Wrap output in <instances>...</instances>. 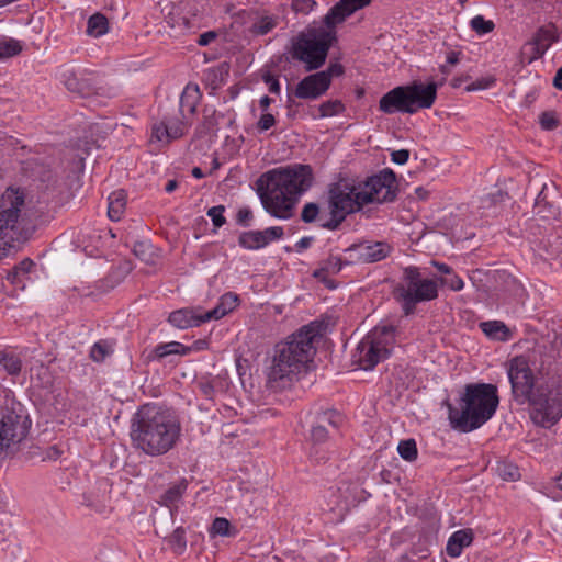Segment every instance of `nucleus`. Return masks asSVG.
<instances>
[{
  "label": "nucleus",
  "mask_w": 562,
  "mask_h": 562,
  "mask_svg": "<svg viewBox=\"0 0 562 562\" xmlns=\"http://www.w3.org/2000/svg\"><path fill=\"white\" fill-rule=\"evenodd\" d=\"M313 182L308 165L278 167L262 173L257 180V191L263 209L273 217L289 220L294 215L299 198Z\"/></svg>",
  "instance_id": "f257e3e1"
},
{
  "label": "nucleus",
  "mask_w": 562,
  "mask_h": 562,
  "mask_svg": "<svg viewBox=\"0 0 562 562\" xmlns=\"http://www.w3.org/2000/svg\"><path fill=\"white\" fill-rule=\"evenodd\" d=\"M322 335V324L312 322L274 346L268 381L272 386L284 387L308 368L316 352L315 339Z\"/></svg>",
  "instance_id": "f03ea898"
},
{
  "label": "nucleus",
  "mask_w": 562,
  "mask_h": 562,
  "mask_svg": "<svg viewBox=\"0 0 562 562\" xmlns=\"http://www.w3.org/2000/svg\"><path fill=\"white\" fill-rule=\"evenodd\" d=\"M180 436V425L155 405L138 409L132 425L133 445L148 456H161L173 448Z\"/></svg>",
  "instance_id": "7ed1b4c3"
},
{
  "label": "nucleus",
  "mask_w": 562,
  "mask_h": 562,
  "mask_svg": "<svg viewBox=\"0 0 562 562\" xmlns=\"http://www.w3.org/2000/svg\"><path fill=\"white\" fill-rule=\"evenodd\" d=\"M498 404L496 385L467 384L457 405L447 403L450 426L461 432L473 431L493 417Z\"/></svg>",
  "instance_id": "20e7f679"
},
{
  "label": "nucleus",
  "mask_w": 562,
  "mask_h": 562,
  "mask_svg": "<svg viewBox=\"0 0 562 562\" xmlns=\"http://www.w3.org/2000/svg\"><path fill=\"white\" fill-rule=\"evenodd\" d=\"M437 98V85L429 82H413L398 86L386 92L379 101V109L385 114H414L420 109L432 106Z\"/></svg>",
  "instance_id": "39448f33"
},
{
  "label": "nucleus",
  "mask_w": 562,
  "mask_h": 562,
  "mask_svg": "<svg viewBox=\"0 0 562 562\" xmlns=\"http://www.w3.org/2000/svg\"><path fill=\"white\" fill-rule=\"evenodd\" d=\"M438 295V281L424 278L415 266L403 269L402 281L394 289V296L405 315L413 314L418 303L436 300Z\"/></svg>",
  "instance_id": "423d86ee"
},
{
  "label": "nucleus",
  "mask_w": 562,
  "mask_h": 562,
  "mask_svg": "<svg viewBox=\"0 0 562 562\" xmlns=\"http://www.w3.org/2000/svg\"><path fill=\"white\" fill-rule=\"evenodd\" d=\"M395 344V327L381 325L370 330L358 344L352 359L362 370H371L391 355Z\"/></svg>",
  "instance_id": "0eeeda50"
},
{
  "label": "nucleus",
  "mask_w": 562,
  "mask_h": 562,
  "mask_svg": "<svg viewBox=\"0 0 562 562\" xmlns=\"http://www.w3.org/2000/svg\"><path fill=\"white\" fill-rule=\"evenodd\" d=\"M335 40L336 34L331 30H308L297 36L293 44L292 56L305 65L306 71L318 69L324 65Z\"/></svg>",
  "instance_id": "6e6552de"
},
{
  "label": "nucleus",
  "mask_w": 562,
  "mask_h": 562,
  "mask_svg": "<svg viewBox=\"0 0 562 562\" xmlns=\"http://www.w3.org/2000/svg\"><path fill=\"white\" fill-rule=\"evenodd\" d=\"M327 203L330 217L324 221L323 216H319V221L323 228L330 231L337 229L348 214L358 212L364 206L358 184L347 181H339L330 186Z\"/></svg>",
  "instance_id": "1a4fd4ad"
},
{
  "label": "nucleus",
  "mask_w": 562,
  "mask_h": 562,
  "mask_svg": "<svg viewBox=\"0 0 562 562\" xmlns=\"http://www.w3.org/2000/svg\"><path fill=\"white\" fill-rule=\"evenodd\" d=\"M24 204V195L18 190L8 189L0 201V260L9 255L18 240V220L21 207Z\"/></svg>",
  "instance_id": "9d476101"
},
{
  "label": "nucleus",
  "mask_w": 562,
  "mask_h": 562,
  "mask_svg": "<svg viewBox=\"0 0 562 562\" xmlns=\"http://www.w3.org/2000/svg\"><path fill=\"white\" fill-rule=\"evenodd\" d=\"M527 403L531 406L533 423L550 427L562 417V385H539Z\"/></svg>",
  "instance_id": "9b49d317"
},
{
  "label": "nucleus",
  "mask_w": 562,
  "mask_h": 562,
  "mask_svg": "<svg viewBox=\"0 0 562 562\" xmlns=\"http://www.w3.org/2000/svg\"><path fill=\"white\" fill-rule=\"evenodd\" d=\"M507 374L512 385L514 400L518 404L527 403V400L536 391L535 375L525 356L514 357L507 366Z\"/></svg>",
  "instance_id": "f8f14e48"
},
{
  "label": "nucleus",
  "mask_w": 562,
  "mask_h": 562,
  "mask_svg": "<svg viewBox=\"0 0 562 562\" xmlns=\"http://www.w3.org/2000/svg\"><path fill=\"white\" fill-rule=\"evenodd\" d=\"M364 205L370 203L391 202L395 199V175L385 169L358 184Z\"/></svg>",
  "instance_id": "ddd939ff"
},
{
  "label": "nucleus",
  "mask_w": 562,
  "mask_h": 562,
  "mask_svg": "<svg viewBox=\"0 0 562 562\" xmlns=\"http://www.w3.org/2000/svg\"><path fill=\"white\" fill-rule=\"evenodd\" d=\"M27 417L15 411H7L0 419V452L22 441L27 435Z\"/></svg>",
  "instance_id": "4468645a"
},
{
  "label": "nucleus",
  "mask_w": 562,
  "mask_h": 562,
  "mask_svg": "<svg viewBox=\"0 0 562 562\" xmlns=\"http://www.w3.org/2000/svg\"><path fill=\"white\" fill-rule=\"evenodd\" d=\"M284 235L281 226L268 227L263 231L243 232L238 237V245L248 250H258L271 241L281 239Z\"/></svg>",
  "instance_id": "2eb2a0df"
},
{
  "label": "nucleus",
  "mask_w": 562,
  "mask_h": 562,
  "mask_svg": "<svg viewBox=\"0 0 562 562\" xmlns=\"http://www.w3.org/2000/svg\"><path fill=\"white\" fill-rule=\"evenodd\" d=\"M329 89V79L325 72H315L304 77L295 87L294 95L300 99L315 100Z\"/></svg>",
  "instance_id": "dca6fc26"
},
{
  "label": "nucleus",
  "mask_w": 562,
  "mask_h": 562,
  "mask_svg": "<svg viewBox=\"0 0 562 562\" xmlns=\"http://www.w3.org/2000/svg\"><path fill=\"white\" fill-rule=\"evenodd\" d=\"M372 0H339L325 15L324 23L328 29L344 22L356 11L369 5Z\"/></svg>",
  "instance_id": "f3484780"
},
{
  "label": "nucleus",
  "mask_w": 562,
  "mask_h": 562,
  "mask_svg": "<svg viewBox=\"0 0 562 562\" xmlns=\"http://www.w3.org/2000/svg\"><path fill=\"white\" fill-rule=\"evenodd\" d=\"M186 132L187 126L182 121H176L173 123L161 121L151 126L150 140L160 143L161 145H168L172 140L182 137Z\"/></svg>",
  "instance_id": "a211bd4d"
},
{
  "label": "nucleus",
  "mask_w": 562,
  "mask_h": 562,
  "mask_svg": "<svg viewBox=\"0 0 562 562\" xmlns=\"http://www.w3.org/2000/svg\"><path fill=\"white\" fill-rule=\"evenodd\" d=\"M201 308H181L169 315V323L180 329L200 326L207 322Z\"/></svg>",
  "instance_id": "6ab92c4d"
},
{
  "label": "nucleus",
  "mask_w": 562,
  "mask_h": 562,
  "mask_svg": "<svg viewBox=\"0 0 562 562\" xmlns=\"http://www.w3.org/2000/svg\"><path fill=\"white\" fill-rule=\"evenodd\" d=\"M342 423V416L336 411H326L317 416L316 424L311 429V438L315 442H323L327 438L326 426L337 428Z\"/></svg>",
  "instance_id": "aec40b11"
},
{
  "label": "nucleus",
  "mask_w": 562,
  "mask_h": 562,
  "mask_svg": "<svg viewBox=\"0 0 562 562\" xmlns=\"http://www.w3.org/2000/svg\"><path fill=\"white\" fill-rule=\"evenodd\" d=\"M474 539L473 530L470 528L454 531L448 539L446 551L450 558L461 555L464 548L469 547Z\"/></svg>",
  "instance_id": "412c9836"
},
{
  "label": "nucleus",
  "mask_w": 562,
  "mask_h": 562,
  "mask_svg": "<svg viewBox=\"0 0 562 562\" xmlns=\"http://www.w3.org/2000/svg\"><path fill=\"white\" fill-rule=\"evenodd\" d=\"M359 257L366 262H376L385 259L392 251V246L385 241L360 245Z\"/></svg>",
  "instance_id": "4be33fe9"
},
{
  "label": "nucleus",
  "mask_w": 562,
  "mask_h": 562,
  "mask_svg": "<svg viewBox=\"0 0 562 562\" xmlns=\"http://www.w3.org/2000/svg\"><path fill=\"white\" fill-rule=\"evenodd\" d=\"M191 350L178 341H170L156 346L146 355V361H158L171 355H187Z\"/></svg>",
  "instance_id": "5701e85b"
},
{
  "label": "nucleus",
  "mask_w": 562,
  "mask_h": 562,
  "mask_svg": "<svg viewBox=\"0 0 562 562\" xmlns=\"http://www.w3.org/2000/svg\"><path fill=\"white\" fill-rule=\"evenodd\" d=\"M558 41L555 35L554 26H541L537 30L532 38L530 40V45L536 46V55H544V53L549 49V47Z\"/></svg>",
  "instance_id": "b1692460"
},
{
  "label": "nucleus",
  "mask_w": 562,
  "mask_h": 562,
  "mask_svg": "<svg viewBox=\"0 0 562 562\" xmlns=\"http://www.w3.org/2000/svg\"><path fill=\"white\" fill-rule=\"evenodd\" d=\"M60 79L68 91L80 94L88 95L91 93L90 85L79 78L77 72L70 68L63 69L60 74Z\"/></svg>",
  "instance_id": "393cba45"
},
{
  "label": "nucleus",
  "mask_w": 562,
  "mask_h": 562,
  "mask_svg": "<svg viewBox=\"0 0 562 562\" xmlns=\"http://www.w3.org/2000/svg\"><path fill=\"white\" fill-rule=\"evenodd\" d=\"M200 99L201 92L198 85H187L180 97V112L183 117L187 113H195Z\"/></svg>",
  "instance_id": "a878e982"
},
{
  "label": "nucleus",
  "mask_w": 562,
  "mask_h": 562,
  "mask_svg": "<svg viewBox=\"0 0 562 562\" xmlns=\"http://www.w3.org/2000/svg\"><path fill=\"white\" fill-rule=\"evenodd\" d=\"M238 297L234 293H226L224 294L217 305L205 312L204 317L209 321L211 319H221L225 315H227L229 312H232L237 306Z\"/></svg>",
  "instance_id": "bb28decb"
},
{
  "label": "nucleus",
  "mask_w": 562,
  "mask_h": 562,
  "mask_svg": "<svg viewBox=\"0 0 562 562\" xmlns=\"http://www.w3.org/2000/svg\"><path fill=\"white\" fill-rule=\"evenodd\" d=\"M344 263L345 262L342 261L340 256L330 255L327 259L321 262L319 268L313 272V277L322 280L324 283L327 284L328 281L326 277L328 274L339 273L342 269Z\"/></svg>",
  "instance_id": "cd10ccee"
},
{
  "label": "nucleus",
  "mask_w": 562,
  "mask_h": 562,
  "mask_svg": "<svg viewBox=\"0 0 562 562\" xmlns=\"http://www.w3.org/2000/svg\"><path fill=\"white\" fill-rule=\"evenodd\" d=\"M482 331L491 339L507 341L510 337L508 327L501 321H487L480 324Z\"/></svg>",
  "instance_id": "c85d7f7f"
},
{
  "label": "nucleus",
  "mask_w": 562,
  "mask_h": 562,
  "mask_svg": "<svg viewBox=\"0 0 562 562\" xmlns=\"http://www.w3.org/2000/svg\"><path fill=\"white\" fill-rule=\"evenodd\" d=\"M126 207V193L116 190L109 195L108 215L112 221H120Z\"/></svg>",
  "instance_id": "c756f323"
},
{
  "label": "nucleus",
  "mask_w": 562,
  "mask_h": 562,
  "mask_svg": "<svg viewBox=\"0 0 562 562\" xmlns=\"http://www.w3.org/2000/svg\"><path fill=\"white\" fill-rule=\"evenodd\" d=\"M109 31L108 19L101 13L91 15L87 23V34L93 37H100Z\"/></svg>",
  "instance_id": "7c9ffc66"
},
{
  "label": "nucleus",
  "mask_w": 562,
  "mask_h": 562,
  "mask_svg": "<svg viewBox=\"0 0 562 562\" xmlns=\"http://www.w3.org/2000/svg\"><path fill=\"white\" fill-rule=\"evenodd\" d=\"M0 366L10 375H18L22 369V360L18 355L8 351H0Z\"/></svg>",
  "instance_id": "2f4dec72"
},
{
  "label": "nucleus",
  "mask_w": 562,
  "mask_h": 562,
  "mask_svg": "<svg viewBox=\"0 0 562 562\" xmlns=\"http://www.w3.org/2000/svg\"><path fill=\"white\" fill-rule=\"evenodd\" d=\"M319 119L338 115L345 111V105L339 100H328L319 104Z\"/></svg>",
  "instance_id": "473e14b6"
},
{
  "label": "nucleus",
  "mask_w": 562,
  "mask_h": 562,
  "mask_svg": "<svg viewBox=\"0 0 562 562\" xmlns=\"http://www.w3.org/2000/svg\"><path fill=\"white\" fill-rule=\"evenodd\" d=\"M496 472L498 476L504 481H517L520 477L518 467L507 461L498 462Z\"/></svg>",
  "instance_id": "72a5a7b5"
},
{
  "label": "nucleus",
  "mask_w": 562,
  "mask_h": 562,
  "mask_svg": "<svg viewBox=\"0 0 562 562\" xmlns=\"http://www.w3.org/2000/svg\"><path fill=\"white\" fill-rule=\"evenodd\" d=\"M187 481L182 480L173 486L169 487L162 495V503L166 506H170L178 502L187 490Z\"/></svg>",
  "instance_id": "f704fd0d"
},
{
  "label": "nucleus",
  "mask_w": 562,
  "mask_h": 562,
  "mask_svg": "<svg viewBox=\"0 0 562 562\" xmlns=\"http://www.w3.org/2000/svg\"><path fill=\"white\" fill-rule=\"evenodd\" d=\"M134 255L140 260L147 263H154L155 259V248L151 244L146 241H137L133 246Z\"/></svg>",
  "instance_id": "c9c22d12"
},
{
  "label": "nucleus",
  "mask_w": 562,
  "mask_h": 562,
  "mask_svg": "<svg viewBox=\"0 0 562 562\" xmlns=\"http://www.w3.org/2000/svg\"><path fill=\"white\" fill-rule=\"evenodd\" d=\"M397 451L401 458L409 462L415 461L418 456L416 441L414 439L401 440L397 446Z\"/></svg>",
  "instance_id": "e433bc0d"
},
{
  "label": "nucleus",
  "mask_w": 562,
  "mask_h": 562,
  "mask_svg": "<svg viewBox=\"0 0 562 562\" xmlns=\"http://www.w3.org/2000/svg\"><path fill=\"white\" fill-rule=\"evenodd\" d=\"M470 26L479 35L488 34L495 29L494 22L492 20H485L483 15H475L472 18Z\"/></svg>",
  "instance_id": "4c0bfd02"
},
{
  "label": "nucleus",
  "mask_w": 562,
  "mask_h": 562,
  "mask_svg": "<svg viewBox=\"0 0 562 562\" xmlns=\"http://www.w3.org/2000/svg\"><path fill=\"white\" fill-rule=\"evenodd\" d=\"M184 535V529L182 527H178L173 530L168 539L171 549L178 554L182 553L187 547Z\"/></svg>",
  "instance_id": "58836bf2"
},
{
  "label": "nucleus",
  "mask_w": 562,
  "mask_h": 562,
  "mask_svg": "<svg viewBox=\"0 0 562 562\" xmlns=\"http://www.w3.org/2000/svg\"><path fill=\"white\" fill-rule=\"evenodd\" d=\"M22 50V45L19 41L14 38H9L7 41L0 42V58H10L18 54H20Z\"/></svg>",
  "instance_id": "ea45409f"
},
{
  "label": "nucleus",
  "mask_w": 562,
  "mask_h": 562,
  "mask_svg": "<svg viewBox=\"0 0 562 562\" xmlns=\"http://www.w3.org/2000/svg\"><path fill=\"white\" fill-rule=\"evenodd\" d=\"M224 71L222 67L211 68L205 72V83L212 90L220 88L223 85Z\"/></svg>",
  "instance_id": "a19ab883"
},
{
  "label": "nucleus",
  "mask_w": 562,
  "mask_h": 562,
  "mask_svg": "<svg viewBox=\"0 0 562 562\" xmlns=\"http://www.w3.org/2000/svg\"><path fill=\"white\" fill-rule=\"evenodd\" d=\"M112 352L111 346L106 341L95 342L90 351V357L95 362L103 361Z\"/></svg>",
  "instance_id": "79ce46f5"
},
{
  "label": "nucleus",
  "mask_w": 562,
  "mask_h": 562,
  "mask_svg": "<svg viewBox=\"0 0 562 562\" xmlns=\"http://www.w3.org/2000/svg\"><path fill=\"white\" fill-rule=\"evenodd\" d=\"M505 290L516 297H522L525 289L522 284L513 276L506 274L504 278Z\"/></svg>",
  "instance_id": "37998d69"
},
{
  "label": "nucleus",
  "mask_w": 562,
  "mask_h": 562,
  "mask_svg": "<svg viewBox=\"0 0 562 562\" xmlns=\"http://www.w3.org/2000/svg\"><path fill=\"white\" fill-rule=\"evenodd\" d=\"M436 280L438 281V288L440 285L448 286L450 290L456 291V292L461 291L464 288L463 280L458 274H456L453 271H452V274H449L448 278L440 277Z\"/></svg>",
  "instance_id": "c03bdc74"
},
{
  "label": "nucleus",
  "mask_w": 562,
  "mask_h": 562,
  "mask_svg": "<svg viewBox=\"0 0 562 562\" xmlns=\"http://www.w3.org/2000/svg\"><path fill=\"white\" fill-rule=\"evenodd\" d=\"M276 20L271 16H262L252 25V32L257 35H265L276 27Z\"/></svg>",
  "instance_id": "a18cd8bd"
},
{
  "label": "nucleus",
  "mask_w": 562,
  "mask_h": 562,
  "mask_svg": "<svg viewBox=\"0 0 562 562\" xmlns=\"http://www.w3.org/2000/svg\"><path fill=\"white\" fill-rule=\"evenodd\" d=\"M319 206L316 203H306L302 210L301 218L304 223H313L318 218Z\"/></svg>",
  "instance_id": "49530a36"
},
{
  "label": "nucleus",
  "mask_w": 562,
  "mask_h": 562,
  "mask_svg": "<svg viewBox=\"0 0 562 562\" xmlns=\"http://www.w3.org/2000/svg\"><path fill=\"white\" fill-rule=\"evenodd\" d=\"M225 207L223 205H216L207 211V216L211 217L215 227H221L225 224L226 220L223 215Z\"/></svg>",
  "instance_id": "de8ad7c7"
},
{
  "label": "nucleus",
  "mask_w": 562,
  "mask_h": 562,
  "mask_svg": "<svg viewBox=\"0 0 562 562\" xmlns=\"http://www.w3.org/2000/svg\"><path fill=\"white\" fill-rule=\"evenodd\" d=\"M542 56L543 55H536V46L530 45V41L525 43V45L522 46L521 53H520L521 63H526V64H531L532 61L541 58Z\"/></svg>",
  "instance_id": "09e8293b"
},
{
  "label": "nucleus",
  "mask_w": 562,
  "mask_h": 562,
  "mask_svg": "<svg viewBox=\"0 0 562 562\" xmlns=\"http://www.w3.org/2000/svg\"><path fill=\"white\" fill-rule=\"evenodd\" d=\"M547 254L549 259H559L562 262V238H557L553 243L550 240Z\"/></svg>",
  "instance_id": "8fccbe9b"
},
{
  "label": "nucleus",
  "mask_w": 562,
  "mask_h": 562,
  "mask_svg": "<svg viewBox=\"0 0 562 562\" xmlns=\"http://www.w3.org/2000/svg\"><path fill=\"white\" fill-rule=\"evenodd\" d=\"M229 526L231 524L226 518H215L212 524V532L218 536H227Z\"/></svg>",
  "instance_id": "3c124183"
},
{
  "label": "nucleus",
  "mask_w": 562,
  "mask_h": 562,
  "mask_svg": "<svg viewBox=\"0 0 562 562\" xmlns=\"http://www.w3.org/2000/svg\"><path fill=\"white\" fill-rule=\"evenodd\" d=\"M540 125L546 131H551L558 126V120L552 112H543L540 115Z\"/></svg>",
  "instance_id": "603ef678"
},
{
  "label": "nucleus",
  "mask_w": 562,
  "mask_h": 562,
  "mask_svg": "<svg viewBox=\"0 0 562 562\" xmlns=\"http://www.w3.org/2000/svg\"><path fill=\"white\" fill-rule=\"evenodd\" d=\"M276 124V119L270 113H265L260 116L257 127L260 132H266Z\"/></svg>",
  "instance_id": "864d4df0"
},
{
  "label": "nucleus",
  "mask_w": 562,
  "mask_h": 562,
  "mask_svg": "<svg viewBox=\"0 0 562 562\" xmlns=\"http://www.w3.org/2000/svg\"><path fill=\"white\" fill-rule=\"evenodd\" d=\"M408 158H409V150H407V149L394 150L391 154V160L396 165L406 164Z\"/></svg>",
  "instance_id": "5fc2aeb1"
},
{
  "label": "nucleus",
  "mask_w": 562,
  "mask_h": 562,
  "mask_svg": "<svg viewBox=\"0 0 562 562\" xmlns=\"http://www.w3.org/2000/svg\"><path fill=\"white\" fill-rule=\"evenodd\" d=\"M23 276L13 267L12 270H10L7 274V280L16 286H20L21 289H24L25 283L21 279Z\"/></svg>",
  "instance_id": "6e6d98bb"
},
{
  "label": "nucleus",
  "mask_w": 562,
  "mask_h": 562,
  "mask_svg": "<svg viewBox=\"0 0 562 562\" xmlns=\"http://www.w3.org/2000/svg\"><path fill=\"white\" fill-rule=\"evenodd\" d=\"M251 218L252 212L248 207L240 209L237 213V223L243 226H248Z\"/></svg>",
  "instance_id": "4d7b16f0"
},
{
  "label": "nucleus",
  "mask_w": 562,
  "mask_h": 562,
  "mask_svg": "<svg viewBox=\"0 0 562 562\" xmlns=\"http://www.w3.org/2000/svg\"><path fill=\"white\" fill-rule=\"evenodd\" d=\"M217 37V33L215 31H207L202 33L198 38V44L200 46H207Z\"/></svg>",
  "instance_id": "13d9d810"
},
{
  "label": "nucleus",
  "mask_w": 562,
  "mask_h": 562,
  "mask_svg": "<svg viewBox=\"0 0 562 562\" xmlns=\"http://www.w3.org/2000/svg\"><path fill=\"white\" fill-rule=\"evenodd\" d=\"M328 76L329 85L331 83L333 77L342 75L344 68L340 64H331L326 70H323Z\"/></svg>",
  "instance_id": "bf43d9fd"
},
{
  "label": "nucleus",
  "mask_w": 562,
  "mask_h": 562,
  "mask_svg": "<svg viewBox=\"0 0 562 562\" xmlns=\"http://www.w3.org/2000/svg\"><path fill=\"white\" fill-rule=\"evenodd\" d=\"M263 81L268 85V89L271 93L280 92V83L277 78L268 74L263 76Z\"/></svg>",
  "instance_id": "052dcab7"
},
{
  "label": "nucleus",
  "mask_w": 562,
  "mask_h": 562,
  "mask_svg": "<svg viewBox=\"0 0 562 562\" xmlns=\"http://www.w3.org/2000/svg\"><path fill=\"white\" fill-rule=\"evenodd\" d=\"M33 267L34 262L29 258L23 259L19 265L14 266L21 276H26Z\"/></svg>",
  "instance_id": "680f3d73"
},
{
  "label": "nucleus",
  "mask_w": 562,
  "mask_h": 562,
  "mask_svg": "<svg viewBox=\"0 0 562 562\" xmlns=\"http://www.w3.org/2000/svg\"><path fill=\"white\" fill-rule=\"evenodd\" d=\"M60 456H61V450L56 446H52V447L47 448L46 451L44 452L43 460L55 461Z\"/></svg>",
  "instance_id": "e2e57ef3"
},
{
  "label": "nucleus",
  "mask_w": 562,
  "mask_h": 562,
  "mask_svg": "<svg viewBox=\"0 0 562 562\" xmlns=\"http://www.w3.org/2000/svg\"><path fill=\"white\" fill-rule=\"evenodd\" d=\"M493 82H494V80H490V79L476 80L475 82H473V83H471L470 86H468V87H467V90H468V91H474V90H480V89H486V88H488Z\"/></svg>",
  "instance_id": "0e129e2a"
},
{
  "label": "nucleus",
  "mask_w": 562,
  "mask_h": 562,
  "mask_svg": "<svg viewBox=\"0 0 562 562\" xmlns=\"http://www.w3.org/2000/svg\"><path fill=\"white\" fill-rule=\"evenodd\" d=\"M199 387H200V391L201 393L207 397V398H213V395L215 393V390H214V386L212 385V383L210 382H202L199 384Z\"/></svg>",
  "instance_id": "69168bd1"
},
{
  "label": "nucleus",
  "mask_w": 562,
  "mask_h": 562,
  "mask_svg": "<svg viewBox=\"0 0 562 562\" xmlns=\"http://www.w3.org/2000/svg\"><path fill=\"white\" fill-rule=\"evenodd\" d=\"M313 5H316V2L314 0H295L293 2V8L295 11H304L307 7L312 8Z\"/></svg>",
  "instance_id": "338daca9"
},
{
  "label": "nucleus",
  "mask_w": 562,
  "mask_h": 562,
  "mask_svg": "<svg viewBox=\"0 0 562 562\" xmlns=\"http://www.w3.org/2000/svg\"><path fill=\"white\" fill-rule=\"evenodd\" d=\"M431 263L434 267L437 268V270L439 272L447 274V276L452 274L453 269L450 266L442 263V262H438V261H432Z\"/></svg>",
  "instance_id": "774afa93"
}]
</instances>
